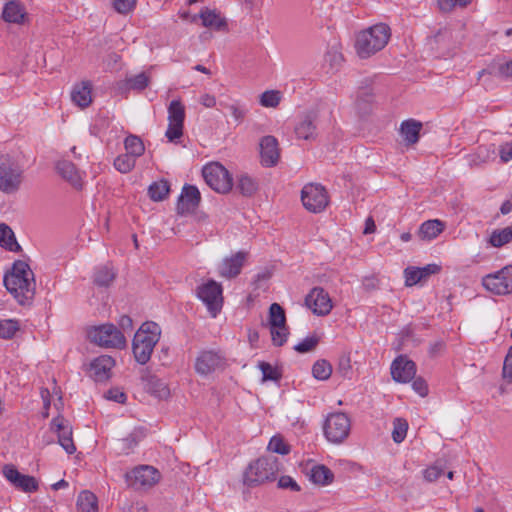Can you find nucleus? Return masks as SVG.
Masks as SVG:
<instances>
[{
  "instance_id": "obj_1",
  "label": "nucleus",
  "mask_w": 512,
  "mask_h": 512,
  "mask_svg": "<svg viewBox=\"0 0 512 512\" xmlns=\"http://www.w3.org/2000/svg\"><path fill=\"white\" fill-rule=\"evenodd\" d=\"M4 285L21 305L29 303L34 298V273L24 261H15L11 271L4 276Z\"/></svg>"
},
{
  "instance_id": "obj_2",
  "label": "nucleus",
  "mask_w": 512,
  "mask_h": 512,
  "mask_svg": "<svg viewBox=\"0 0 512 512\" xmlns=\"http://www.w3.org/2000/svg\"><path fill=\"white\" fill-rule=\"evenodd\" d=\"M391 30L387 24H375L360 31L356 36L355 49L358 56L366 59L381 51L389 42Z\"/></svg>"
},
{
  "instance_id": "obj_3",
  "label": "nucleus",
  "mask_w": 512,
  "mask_h": 512,
  "mask_svg": "<svg viewBox=\"0 0 512 512\" xmlns=\"http://www.w3.org/2000/svg\"><path fill=\"white\" fill-rule=\"evenodd\" d=\"M161 329L155 322H145L134 335L132 350L135 360L146 364L152 355L155 345L158 343Z\"/></svg>"
},
{
  "instance_id": "obj_4",
  "label": "nucleus",
  "mask_w": 512,
  "mask_h": 512,
  "mask_svg": "<svg viewBox=\"0 0 512 512\" xmlns=\"http://www.w3.org/2000/svg\"><path fill=\"white\" fill-rule=\"evenodd\" d=\"M279 470L280 464L277 457H261L247 468L244 474V484L249 487H255L267 481H273Z\"/></svg>"
},
{
  "instance_id": "obj_5",
  "label": "nucleus",
  "mask_w": 512,
  "mask_h": 512,
  "mask_svg": "<svg viewBox=\"0 0 512 512\" xmlns=\"http://www.w3.org/2000/svg\"><path fill=\"white\" fill-rule=\"evenodd\" d=\"M23 169L9 157L0 158V191L12 194L20 189L23 182Z\"/></svg>"
},
{
  "instance_id": "obj_6",
  "label": "nucleus",
  "mask_w": 512,
  "mask_h": 512,
  "mask_svg": "<svg viewBox=\"0 0 512 512\" xmlns=\"http://www.w3.org/2000/svg\"><path fill=\"white\" fill-rule=\"evenodd\" d=\"M88 336L90 340L105 348H124L126 338L123 333L113 324H103L92 328Z\"/></svg>"
},
{
  "instance_id": "obj_7",
  "label": "nucleus",
  "mask_w": 512,
  "mask_h": 512,
  "mask_svg": "<svg viewBox=\"0 0 512 512\" xmlns=\"http://www.w3.org/2000/svg\"><path fill=\"white\" fill-rule=\"evenodd\" d=\"M202 174L207 185L218 193H227L233 187L230 173L218 162L205 165Z\"/></svg>"
},
{
  "instance_id": "obj_8",
  "label": "nucleus",
  "mask_w": 512,
  "mask_h": 512,
  "mask_svg": "<svg viewBox=\"0 0 512 512\" xmlns=\"http://www.w3.org/2000/svg\"><path fill=\"white\" fill-rule=\"evenodd\" d=\"M197 297L205 304L211 317L215 318L223 306L222 285L214 280L199 285L196 290Z\"/></svg>"
},
{
  "instance_id": "obj_9",
  "label": "nucleus",
  "mask_w": 512,
  "mask_h": 512,
  "mask_svg": "<svg viewBox=\"0 0 512 512\" xmlns=\"http://www.w3.org/2000/svg\"><path fill=\"white\" fill-rule=\"evenodd\" d=\"M351 421L343 412L331 413L327 416L323 430L325 437L333 443H341L350 433Z\"/></svg>"
},
{
  "instance_id": "obj_10",
  "label": "nucleus",
  "mask_w": 512,
  "mask_h": 512,
  "mask_svg": "<svg viewBox=\"0 0 512 512\" xmlns=\"http://www.w3.org/2000/svg\"><path fill=\"white\" fill-rule=\"evenodd\" d=\"M482 285L495 295H512V265L483 277Z\"/></svg>"
},
{
  "instance_id": "obj_11",
  "label": "nucleus",
  "mask_w": 512,
  "mask_h": 512,
  "mask_svg": "<svg viewBox=\"0 0 512 512\" xmlns=\"http://www.w3.org/2000/svg\"><path fill=\"white\" fill-rule=\"evenodd\" d=\"M168 127L165 136L169 142L177 143L183 136L185 106L180 100H172L168 106Z\"/></svg>"
},
{
  "instance_id": "obj_12",
  "label": "nucleus",
  "mask_w": 512,
  "mask_h": 512,
  "mask_svg": "<svg viewBox=\"0 0 512 512\" xmlns=\"http://www.w3.org/2000/svg\"><path fill=\"white\" fill-rule=\"evenodd\" d=\"M269 325L272 342L275 346H282L286 343L289 329L286 325V315L283 307L273 303L269 308Z\"/></svg>"
},
{
  "instance_id": "obj_13",
  "label": "nucleus",
  "mask_w": 512,
  "mask_h": 512,
  "mask_svg": "<svg viewBox=\"0 0 512 512\" xmlns=\"http://www.w3.org/2000/svg\"><path fill=\"white\" fill-rule=\"evenodd\" d=\"M303 206L312 213L322 212L329 204L326 189L320 184H307L301 191Z\"/></svg>"
},
{
  "instance_id": "obj_14",
  "label": "nucleus",
  "mask_w": 512,
  "mask_h": 512,
  "mask_svg": "<svg viewBox=\"0 0 512 512\" xmlns=\"http://www.w3.org/2000/svg\"><path fill=\"white\" fill-rule=\"evenodd\" d=\"M160 472L149 465L135 467L126 474L130 486L135 489L151 488L160 480Z\"/></svg>"
},
{
  "instance_id": "obj_15",
  "label": "nucleus",
  "mask_w": 512,
  "mask_h": 512,
  "mask_svg": "<svg viewBox=\"0 0 512 512\" xmlns=\"http://www.w3.org/2000/svg\"><path fill=\"white\" fill-rule=\"evenodd\" d=\"M305 305L318 316L328 315L332 308V300L322 287H314L305 297Z\"/></svg>"
},
{
  "instance_id": "obj_16",
  "label": "nucleus",
  "mask_w": 512,
  "mask_h": 512,
  "mask_svg": "<svg viewBox=\"0 0 512 512\" xmlns=\"http://www.w3.org/2000/svg\"><path fill=\"white\" fill-rule=\"evenodd\" d=\"M226 365L225 357L212 350L202 351L195 361V370L202 376H207Z\"/></svg>"
},
{
  "instance_id": "obj_17",
  "label": "nucleus",
  "mask_w": 512,
  "mask_h": 512,
  "mask_svg": "<svg viewBox=\"0 0 512 512\" xmlns=\"http://www.w3.org/2000/svg\"><path fill=\"white\" fill-rule=\"evenodd\" d=\"M2 473L7 481H9L15 488L26 493L35 492L39 488L35 477L21 474L12 464L5 465L2 469Z\"/></svg>"
},
{
  "instance_id": "obj_18",
  "label": "nucleus",
  "mask_w": 512,
  "mask_h": 512,
  "mask_svg": "<svg viewBox=\"0 0 512 512\" xmlns=\"http://www.w3.org/2000/svg\"><path fill=\"white\" fill-rule=\"evenodd\" d=\"M261 164L265 167L275 166L280 159V148L278 140L271 135L264 136L260 140Z\"/></svg>"
},
{
  "instance_id": "obj_19",
  "label": "nucleus",
  "mask_w": 512,
  "mask_h": 512,
  "mask_svg": "<svg viewBox=\"0 0 512 512\" xmlns=\"http://www.w3.org/2000/svg\"><path fill=\"white\" fill-rule=\"evenodd\" d=\"M51 428L57 433L58 443L63 449L68 454H73L76 451V446L72 438V428L68 421L64 417L58 416L52 420Z\"/></svg>"
},
{
  "instance_id": "obj_20",
  "label": "nucleus",
  "mask_w": 512,
  "mask_h": 512,
  "mask_svg": "<svg viewBox=\"0 0 512 512\" xmlns=\"http://www.w3.org/2000/svg\"><path fill=\"white\" fill-rule=\"evenodd\" d=\"M416 374V365L406 356L397 357L391 365V375L396 382L407 383L411 381Z\"/></svg>"
},
{
  "instance_id": "obj_21",
  "label": "nucleus",
  "mask_w": 512,
  "mask_h": 512,
  "mask_svg": "<svg viewBox=\"0 0 512 512\" xmlns=\"http://www.w3.org/2000/svg\"><path fill=\"white\" fill-rule=\"evenodd\" d=\"M247 253L239 251L231 257L225 258L218 266V273L221 277L232 279L238 276L246 261Z\"/></svg>"
},
{
  "instance_id": "obj_22",
  "label": "nucleus",
  "mask_w": 512,
  "mask_h": 512,
  "mask_svg": "<svg viewBox=\"0 0 512 512\" xmlns=\"http://www.w3.org/2000/svg\"><path fill=\"white\" fill-rule=\"evenodd\" d=\"M201 195L196 186L185 185L177 203V211L180 214L192 213L198 207Z\"/></svg>"
},
{
  "instance_id": "obj_23",
  "label": "nucleus",
  "mask_w": 512,
  "mask_h": 512,
  "mask_svg": "<svg viewBox=\"0 0 512 512\" xmlns=\"http://www.w3.org/2000/svg\"><path fill=\"white\" fill-rule=\"evenodd\" d=\"M115 360L108 355H101L90 363V375L96 382H104L111 377Z\"/></svg>"
},
{
  "instance_id": "obj_24",
  "label": "nucleus",
  "mask_w": 512,
  "mask_h": 512,
  "mask_svg": "<svg viewBox=\"0 0 512 512\" xmlns=\"http://www.w3.org/2000/svg\"><path fill=\"white\" fill-rule=\"evenodd\" d=\"M441 267L437 264H428L422 268L408 267L405 269V284L413 286L417 283L426 281L431 275L437 274Z\"/></svg>"
},
{
  "instance_id": "obj_25",
  "label": "nucleus",
  "mask_w": 512,
  "mask_h": 512,
  "mask_svg": "<svg viewBox=\"0 0 512 512\" xmlns=\"http://www.w3.org/2000/svg\"><path fill=\"white\" fill-rule=\"evenodd\" d=\"M317 114L309 112L305 114L295 126L297 138L313 140L317 135Z\"/></svg>"
},
{
  "instance_id": "obj_26",
  "label": "nucleus",
  "mask_w": 512,
  "mask_h": 512,
  "mask_svg": "<svg viewBox=\"0 0 512 512\" xmlns=\"http://www.w3.org/2000/svg\"><path fill=\"white\" fill-rule=\"evenodd\" d=\"M1 17L7 23L22 25L27 19V12L21 2L12 0L4 5Z\"/></svg>"
},
{
  "instance_id": "obj_27",
  "label": "nucleus",
  "mask_w": 512,
  "mask_h": 512,
  "mask_svg": "<svg viewBox=\"0 0 512 512\" xmlns=\"http://www.w3.org/2000/svg\"><path fill=\"white\" fill-rule=\"evenodd\" d=\"M56 169L63 179L69 182L75 189H82L83 178L82 174L76 166L67 160H61L57 163Z\"/></svg>"
},
{
  "instance_id": "obj_28",
  "label": "nucleus",
  "mask_w": 512,
  "mask_h": 512,
  "mask_svg": "<svg viewBox=\"0 0 512 512\" xmlns=\"http://www.w3.org/2000/svg\"><path fill=\"white\" fill-rule=\"evenodd\" d=\"M72 102L80 108H86L92 103V84L82 81L75 84L71 91Z\"/></svg>"
},
{
  "instance_id": "obj_29",
  "label": "nucleus",
  "mask_w": 512,
  "mask_h": 512,
  "mask_svg": "<svg viewBox=\"0 0 512 512\" xmlns=\"http://www.w3.org/2000/svg\"><path fill=\"white\" fill-rule=\"evenodd\" d=\"M199 17L202 20V25L207 28L224 31L227 29L226 19L221 16L216 10L204 8L201 10Z\"/></svg>"
},
{
  "instance_id": "obj_30",
  "label": "nucleus",
  "mask_w": 512,
  "mask_h": 512,
  "mask_svg": "<svg viewBox=\"0 0 512 512\" xmlns=\"http://www.w3.org/2000/svg\"><path fill=\"white\" fill-rule=\"evenodd\" d=\"M422 123L414 119H408L402 122L400 133L405 142L409 145L415 144L419 140Z\"/></svg>"
},
{
  "instance_id": "obj_31",
  "label": "nucleus",
  "mask_w": 512,
  "mask_h": 512,
  "mask_svg": "<svg viewBox=\"0 0 512 512\" xmlns=\"http://www.w3.org/2000/svg\"><path fill=\"white\" fill-rule=\"evenodd\" d=\"M308 475L314 484L321 486L329 485L334 480L333 472L325 465L312 466Z\"/></svg>"
},
{
  "instance_id": "obj_32",
  "label": "nucleus",
  "mask_w": 512,
  "mask_h": 512,
  "mask_svg": "<svg viewBox=\"0 0 512 512\" xmlns=\"http://www.w3.org/2000/svg\"><path fill=\"white\" fill-rule=\"evenodd\" d=\"M444 228V222L438 219L427 220L421 224L419 236L423 240H433L443 232Z\"/></svg>"
},
{
  "instance_id": "obj_33",
  "label": "nucleus",
  "mask_w": 512,
  "mask_h": 512,
  "mask_svg": "<svg viewBox=\"0 0 512 512\" xmlns=\"http://www.w3.org/2000/svg\"><path fill=\"white\" fill-rule=\"evenodd\" d=\"M0 246L12 252H18L21 249L13 230L5 223L0 224Z\"/></svg>"
},
{
  "instance_id": "obj_34",
  "label": "nucleus",
  "mask_w": 512,
  "mask_h": 512,
  "mask_svg": "<svg viewBox=\"0 0 512 512\" xmlns=\"http://www.w3.org/2000/svg\"><path fill=\"white\" fill-rule=\"evenodd\" d=\"M78 512H98L97 497L90 491H82L76 503Z\"/></svg>"
},
{
  "instance_id": "obj_35",
  "label": "nucleus",
  "mask_w": 512,
  "mask_h": 512,
  "mask_svg": "<svg viewBox=\"0 0 512 512\" xmlns=\"http://www.w3.org/2000/svg\"><path fill=\"white\" fill-rule=\"evenodd\" d=\"M124 148L126 153L134 159L141 157L145 152V146L141 138L132 134L125 138Z\"/></svg>"
},
{
  "instance_id": "obj_36",
  "label": "nucleus",
  "mask_w": 512,
  "mask_h": 512,
  "mask_svg": "<svg viewBox=\"0 0 512 512\" xmlns=\"http://www.w3.org/2000/svg\"><path fill=\"white\" fill-rule=\"evenodd\" d=\"M235 189L243 196H252L258 189V183L247 174H241L237 178Z\"/></svg>"
},
{
  "instance_id": "obj_37",
  "label": "nucleus",
  "mask_w": 512,
  "mask_h": 512,
  "mask_svg": "<svg viewBox=\"0 0 512 512\" xmlns=\"http://www.w3.org/2000/svg\"><path fill=\"white\" fill-rule=\"evenodd\" d=\"M146 388L149 393L160 399H165L170 394L169 388L165 382L156 376H150L147 379Z\"/></svg>"
},
{
  "instance_id": "obj_38",
  "label": "nucleus",
  "mask_w": 512,
  "mask_h": 512,
  "mask_svg": "<svg viewBox=\"0 0 512 512\" xmlns=\"http://www.w3.org/2000/svg\"><path fill=\"white\" fill-rule=\"evenodd\" d=\"M116 273L112 267L108 265L100 266L95 270L94 283L98 286L107 287L115 279Z\"/></svg>"
},
{
  "instance_id": "obj_39",
  "label": "nucleus",
  "mask_w": 512,
  "mask_h": 512,
  "mask_svg": "<svg viewBox=\"0 0 512 512\" xmlns=\"http://www.w3.org/2000/svg\"><path fill=\"white\" fill-rule=\"evenodd\" d=\"M169 191V183L165 180H161L149 186L148 194L153 201H162L167 197Z\"/></svg>"
},
{
  "instance_id": "obj_40",
  "label": "nucleus",
  "mask_w": 512,
  "mask_h": 512,
  "mask_svg": "<svg viewBox=\"0 0 512 512\" xmlns=\"http://www.w3.org/2000/svg\"><path fill=\"white\" fill-rule=\"evenodd\" d=\"M150 83V76L145 72L126 78L123 85L125 89H132L137 91L144 90Z\"/></svg>"
},
{
  "instance_id": "obj_41",
  "label": "nucleus",
  "mask_w": 512,
  "mask_h": 512,
  "mask_svg": "<svg viewBox=\"0 0 512 512\" xmlns=\"http://www.w3.org/2000/svg\"><path fill=\"white\" fill-rule=\"evenodd\" d=\"M512 240V227L494 230L490 236L489 243L493 247H502Z\"/></svg>"
},
{
  "instance_id": "obj_42",
  "label": "nucleus",
  "mask_w": 512,
  "mask_h": 512,
  "mask_svg": "<svg viewBox=\"0 0 512 512\" xmlns=\"http://www.w3.org/2000/svg\"><path fill=\"white\" fill-rule=\"evenodd\" d=\"M136 164V159L127 153L118 155L114 160V167L120 173H129Z\"/></svg>"
},
{
  "instance_id": "obj_43",
  "label": "nucleus",
  "mask_w": 512,
  "mask_h": 512,
  "mask_svg": "<svg viewBox=\"0 0 512 512\" xmlns=\"http://www.w3.org/2000/svg\"><path fill=\"white\" fill-rule=\"evenodd\" d=\"M332 373V366L326 360H318L312 367V374L318 380H327Z\"/></svg>"
},
{
  "instance_id": "obj_44",
  "label": "nucleus",
  "mask_w": 512,
  "mask_h": 512,
  "mask_svg": "<svg viewBox=\"0 0 512 512\" xmlns=\"http://www.w3.org/2000/svg\"><path fill=\"white\" fill-rule=\"evenodd\" d=\"M408 430V422L403 418H396L393 421L392 438L395 443L404 441Z\"/></svg>"
},
{
  "instance_id": "obj_45",
  "label": "nucleus",
  "mask_w": 512,
  "mask_h": 512,
  "mask_svg": "<svg viewBox=\"0 0 512 512\" xmlns=\"http://www.w3.org/2000/svg\"><path fill=\"white\" fill-rule=\"evenodd\" d=\"M19 322L13 319H5L0 321V338L11 339L19 330Z\"/></svg>"
},
{
  "instance_id": "obj_46",
  "label": "nucleus",
  "mask_w": 512,
  "mask_h": 512,
  "mask_svg": "<svg viewBox=\"0 0 512 512\" xmlns=\"http://www.w3.org/2000/svg\"><path fill=\"white\" fill-rule=\"evenodd\" d=\"M281 100V93L276 90H268L262 93L260 103L264 107L274 108L279 105Z\"/></svg>"
},
{
  "instance_id": "obj_47",
  "label": "nucleus",
  "mask_w": 512,
  "mask_h": 512,
  "mask_svg": "<svg viewBox=\"0 0 512 512\" xmlns=\"http://www.w3.org/2000/svg\"><path fill=\"white\" fill-rule=\"evenodd\" d=\"M268 449L281 455H287L290 452L289 445L285 443L281 436H273L269 441Z\"/></svg>"
},
{
  "instance_id": "obj_48",
  "label": "nucleus",
  "mask_w": 512,
  "mask_h": 512,
  "mask_svg": "<svg viewBox=\"0 0 512 512\" xmlns=\"http://www.w3.org/2000/svg\"><path fill=\"white\" fill-rule=\"evenodd\" d=\"M259 368L263 374V381H277L281 378L280 372L268 362H260Z\"/></svg>"
},
{
  "instance_id": "obj_49",
  "label": "nucleus",
  "mask_w": 512,
  "mask_h": 512,
  "mask_svg": "<svg viewBox=\"0 0 512 512\" xmlns=\"http://www.w3.org/2000/svg\"><path fill=\"white\" fill-rule=\"evenodd\" d=\"M142 438L143 434L141 431H133L131 434H129L126 438L122 440V451L128 453L130 450L137 446V444Z\"/></svg>"
},
{
  "instance_id": "obj_50",
  "label": "nucleus",
  "mask_w": 512,
  "mask_h": 512,
  "mask_svg": "<svg viewBox=\"0 0 512 512\" xmlns=\"http://www.w3.org/2000/svg\"><path fill=\"white\" fill-rule=\"evenodd\" d=\"M469 0H437L438 9L443 13L451 12L456 6L466 7Z\"/></svg>"
},
{
  "instance_id": "obj_51",
  "label": "nucleus",
  "mask_w": 512,
  "mask_h": 512,
  "mask_svg": "<svg viewBox=\"0 0 512 512\" xmlns=\"http://www.w3.org/2000/svg\"><path fill=\"white\" fill-rule=\"evenodd\" d=\"M319 343L317 336L306 337L300 343H298L294 349L299 353H307L313 351Z\"/></svg>"
},
{
  "instance_id": "obj_52",
  "label": "nucleus",
  "mask_w": 512,
  "mask_h": 512,
  "mask_svg": "<svg viewBox=\"0 0 512 512\" xmlns=\"http://www.w3.org/2000/svg\"><path fill=\"white\" fill-rule=\"evenodd\" d=\"M137 0H114L115 10L120 14H128L136 7Z\"/></svg>"
},
{
  "instance_id": "obj_53",
  "label": "nucleus",
  "mask_w": 512,
  "mask_h": 512,
  "mask_svg": "<svg viewBox=\"0 0 512 512\" xmlns=\"http://www.w3.org/2000/svg\"><path fill=\"white\" fill-rule=\"evenodd\" d=\"M226 108L230 111L236 124H240L244 120L247 110L242 105L233 103L227 105Z\"/></svg>"
},
{
  "instance_id": "obj_54",
  "label": "nucleus",
  "mask_w": 512,
  "mask_h": 512,
  "mask_svg": "<svg viewBox=\"0 0 512 512\" xmlns=\"http://www.w3.org/2000/svg\"><path fill=\"white\" fill-rule=\"evenodd\" d=\"M502 376L508 383L512 384V346L509 348L505 357Z\"/></svg>"
},
{
  "instance_id": "obj_55",
  "label": "nucleus",
  "mask_w": 512,
  "mask_h": 512,
  "mask_svg": "<svg viewBox=\"0 0 512 512\" xmlns=\"http://www.w3.org/2000/svg\"><path fill=\"white\" fill-rule=\"evenodd\" d=\"M494 155H495L494 145L479 146L477 148L476 156L479 159V162H487L488 160L494 158Z\"/></svg>"
},
{
  "instance_id": "obj_56",
  "label": "nucleus",
  "mask_w": 512,
  "mask_h": 512,
  "mask_svg": "<svg viewBox=\"0 0 512 512\" xmlns=\"http://www.w3.org/2000/svg\"><path fill=\"white\" fill-rule=\"evenodd\" d=\"M343 60V57L341 53L337 52L336 50L328 51L325 54V62L329 64L331 69H338L341 62Z\"/></svg>"
},
{
  "instance_id": "obj_57",
  "label": "nucleus",
  "mask_w": 512,
  "mask_h": 512,
  "mask_svg": "<svg viewBox=\"0 0 512 512\" xmlns=\"http://www.w3.org/2000/svg\"><path fill=\"white\" fill-rule=\"evenodd\" d=\"M278 487L281 489H289L291 491H300V486L297 482L290 476H281L278 480Z\"/></svg>"
},
{
  "instance_id": "obj_58",
  "label": "nucleus",
  "mask_w": 512,
  "mask_h": 512,
  "mask_svg": "<svg viewBox=\"0 0 512 512\" xmlns=\"http://www.w3.org/2000/svg\"><path fill=\"white\" fill-rule=\"evenodd\" d=\"M443 473V470L438 466H430L424 470V478L428 482L436 481Z\"/></svg>"
},
{
  "instance_id": "obj_59",
  "label": "nucleus",
  "mask_w": 512,
  "mask_h": 512,
  "mask_svg": "<svg viewBox=\"0 0 512 512\" xmlns=\"http://www.w3.org/2000/svg\"><path fill=\"white\" fill-rule=\"evenodd\" d=\"M499 156L503 163H507L512 159V142L500 146Z\"/></svg>"
},
{
  "instance_id": "obj_60",
  "label": "nucleus",
  "mask_w": 512,
  "mask_h": 512,
  "mask_svg": "<svg viewBox=\"0 0 512 512\" xmlns=\"http://www.w3.org/2000/svg\"><path fill=\"white\" fill-rule=\"evenodd\" d=\"M106 397L107 399L113 400L117 403H124L127 399L126 394L118 389L108 390Z\"/></svg>"
},
{
  "instance_id": "obj_61",
  "label": "nucleus",
  "mask_w": 512,
  "mask_h": 512,
  "mask_svg": "<svg viewBox=\"0 0 512 512\" xmlns=\"http://www.w3.org/2000/svg\"><path fill=\"white\" fill-rule=\"evenodd\" d=\"M413 389L422 397L426 396L428 393V386L422 378H417L412 383Z\"/></svg>"
},
{
  "instance_id": "obj_62",
  "label": "nucleus",
  "mask_w": 512,
  "mask_h": 512,
  "mask_svg": "<svg viewBox=\"0 0 512 512\" xmlns=\"http://www.w3.org/2000/svg\"><path fill=\"white\" fill-rule=\"evenodd\" d=\"M498 74L505 78L512 77V60L499 65Z\"/></svg>"
},
{
  "instance_id": "obj_63",
  "label": "nucleus",
  "mask_w": 512,
  "mask_h": 512,
  "mask_svg": "<svg viewBox=\"0 0 512 512\" xmlns=\"http://www.w3.org/2000/svg\"><path fill=\"white\" fill-rule=\"evenodd\" d=\"M118 324L124 331H131L133 328V321L128 315H122L119 319Z\"/></svg>"
},
{
  "instance_id": "obj_64",
  "label": "nucleus",
  "mask_w": 512,
  "mask_h": 512,
  "mask_svg": "<svg viewBox=\"0 0 512 512\" xmlns=\"http://www.w3.org/2000/svg\"><path fill=\"white\" fill-rule=\"evenodd\" d=\"M200 103L206 108H212L216 105V98L210 94H204L200 98Z\"/></svg>"
}]
</instances>
